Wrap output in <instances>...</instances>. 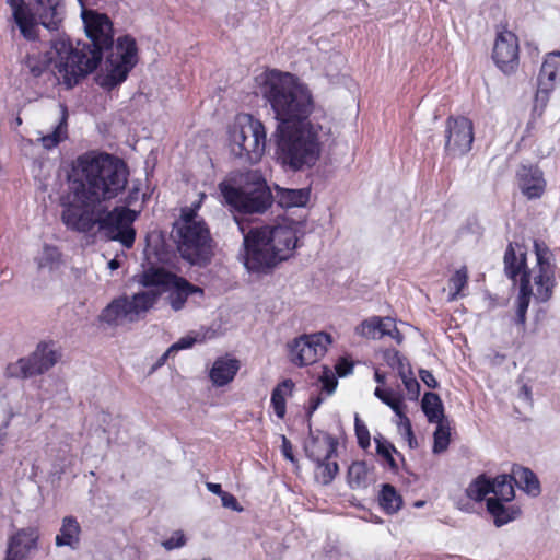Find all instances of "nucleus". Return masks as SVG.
<instances>
[{
	"label": "nucleus",
	"mask_w": 560,
	"mask_h": 560,
	"mask_svg": "<svg viewBox=\"0 0 560 560\" xmlns=\"http://www.w3.org/2000/svg\"><path fill=\"white\" fill-rule=\"evenodd\" d=\"M124 160L89 151L77 156L67 174L68 191L60 197L61 221L68 230L89 233L98 222L96 206L116 198L128 183Z\"/></svg>",
	"instance_id": "obj_1"
},
{
	"label": "nucleus",
	"mask_w": 560,
	"mask_h": 560,
	"mask_svg": "<svg viewBox=\"0 0 560 560\" xmlns=\"http://www.w3.org/2000/svg\"><path fill=\"white\" fill-rule=\"evenodd\" d=\"M81 16L90 44L78 42L73 46L68 36L51 40V48L57 55L56 74L59 83L68 90L96 70L104 51L114 47V27L106 14L83 9Z\"/></svg>",
	"instance_id": "obj_2"
},
{
	"label": "nucleus",
	"mask_w": 560,
	"mask_h": 560,
	"mask_svg": "<svg viewBox=\"0 0 560 560\" xmlns=\"http://www.w3.org/2000/svg\"><path fill=\"white\" fill-rule=\"evenodd\" d=\"M258 94L270 105L278 125L308 124L314 110L310 89L300 79L278 69H268L255 78Z\"/></svg>",
	"instance_id": "obj_3"
},
{
	"label": "nucleus",
	"mask_w": 560,
	"mask_h": 560,
	"mask_svg": "<svg viewBox=\"0 0 560 560\" xmlns=\"http://www.w3.org/2000/svg\"><path fill=\"white\" fill-rule=\"evenodd\" d=\"M296 246V230L290 225L253 228L244 235L245 267L266 273L291 257Z\"/></svg>",
	"instance_id": "obj_4"
},
{
	"label": "nucleus",
	"mask_w": 560,
	"mask_h": 560,
	"mask_svg": "<svg viewBox=\"0 0 560 560\" xmlns=\"http://www.w3.org/2000/svg\"><path fill=\"white\" fill-rule=\"evenodd\" d=\"M275 137L276 159L290 171L296 172L312 166L319 158L318 133L312 122L278 125Z\"/></svg>",
	"instance_id": "obj_5"
},
{
	"label": "nucleus",
	"mask_w": 560,
	"mask_h": 560,
	"mask_svg": "<svg viewBox=\"0 0 560 560\" xmlns=\"http://www.w3.org/2000/svg\"><path fill=\"white\" fill-rule=\"evenodd\" d=\"M173 238L180 257L192 266L205 267L213 257L210 229L196 209L185 207L173 225Z\"/></svg>",
	"instance_id": "obj_6"
},
{
	"label": "nucleus",
	"mask_w": 560,
	"mask_h": 560,
	"mask_svg": "<svg viewBox=\"0 0 560 560\" xmlns=\"http://www.w3.org/2000/svg\"><path fill=\"white\" fill-rule=\"evenodd\" d=\"M219 190L225 203L242 214H262L273 203L271 189L257 170L242 173L237 183H220Z\"/></svg>",
	"instance_id": "obj_7"
},
{
	"label": "nucleus",
	"mask_w": 560,
	"mask_h": 560,
	"mask_svg": "<svg viewBox=\"0 0 560 560\" xmlns=\"http://www.w3.org/2000/svg\"><path fill=\"white\" fill-rule=\"evenodd\" d=\"M267 131L265 125L252 114L238 116L229 130V151L240 164L254 165L266 152Z\"/></svg>",
	"instance_id": "obj_8"
},
{
	"label": "nucleus",
	"mask_w": 560,
	"mask_h": 560,
	"mask_svg": "<svg viewBox=\"0 0 560 560\" xmlns=\"http://www.w3.org/2000/svg\"><path fill=\"white\" fill-rule=\"evenodd\" d=\"M7 3L12 9L22 36L27 40L38 38L37 24L49 31H58L63 20L60 0H32L30 4L25 0H7Z\"/></svg>",
	"instance_id": "obj_9"
},
{
	"label": "nucleus",
	"mask_w": 560,
	"mask_h": 560,
	"mask_svg": "<svg viewBox=\"0 0 560 560\" xmlns=\"http://www.w3.org/2000/svg\"><path fill=\"white\" fill-rule=\"evenodd\" d=\"M138 61L136 39L131 35L119 36L115 50L106 58L105 73L98 75L97 83L104 90L112 91L127 80Z\"/></svg>",
	"instance_id": "obj_10"
},
{
	"label": "nucleus",
	"mask_w": 560,
	"mask_h": 560,
	"mask_svg": "<svg viewBox=\"0 0 560 560\" xmlns=\"http://www.w3.org/2000/svg\"><path fill=\"white\" fill-rule=\"evenodd\" d=\"M160 292L141 291L131 298L114 299L101 313L100 320L108 325H119L122 320L135 322L140 314L148 312L156 302Z\"/></svg>",
	"instance_id": "obj_11"
},
{
	"label": "nucleus",
	"mask_w": 560,
	"mask_h": 560,
	"mask_svg": "<svg viewBox=\"0 0 560 560\" xmlns=\"http://www.w3.org/2000/svg\"><path fill=\"white\" fill-rule=\"evenodd\" d=\"M52 342H39L28 358H21L16 362L8 364L5 376L28 378L47 372L61 357L59 351L50 348Z\"/></svg>",
	"instance_id": "obj_12"
},
{
	"label": "nucleus",
	"mask_w": 560,
	"mask_h": 560,
	"mask_svg": "<svg viewBox=\"0 0 560 560\" xmlns=\"http://www.w3.org/2000/svg\"><path fill=\"white\" fill-rule=\"evenodd\" d=\"M137 213L127 207H115L104 215H100L97 226L109 240L118 241L126 248H131L136 240L132 224Z\"/></svg>",
	"instance_id": "obj_13"
},
{
	"label": "nucleus",
	"mask_w": 560,
	"mask_h": 560,
	"mask_svg": "<svg viewBox=\"0 0 560 560\" xmlns=\"http://www.w3.org/2000/svg\"><path fill=\"white\" fill-rule=\"evenodd\" d=\"M491 58L497 68L506 75L514 74L520 67V43L508 24L497 26Z\"/></svg>",
	"instance_id": "obj_14"
},
{
	"label": "nucleus",
	"mask_w": 560,
	"mask_h": 560,
	"mask_svg": "<svg viewBox=\"0 0 560 560\" xmlns=\"http://www.w3.org/2000/svg\"><path fill=\"white\" fill-rule=\"evenodd\" d=\"M330 343L327 332L302 335L288 345L290 361L296 366L311 365L325 355Z\"/></svg>",
	"instance_id": "obj_15"
},
{
	"label": "nucleus",
	"mask_w": 560,
	"mask_h": 560,
	"mask_svg": "<svg viewBox=\"0 0 560 560\" xmlns=\"http://www.w3.org/2000/svg\"><path fill=\"white\" fill-rule=\"evenodd\" d=\"M475 139L474 122L468 117L448 116L445 120V145L447 155L463 156L472 149Z\"/></svg>",
	"instance_id": "obj_16"
},
{
	"label": "nucleus",
	"mask_w": 560,
	"mask_h": 560,
	"mask_svg": "<svg viewBox=\"0 0 560 560\" xmlns=\"http://www.w3.org/2000/svg\"><path fill=\"white\" fill-rule=\"evenodd\" d=\"M534 252L538 268L537 275L534 278L536 298L540 302H547L552 296L553 288L556 285V266L551 262L553 255L548 245L540 240L534 241Z\"/></svg>",
	"instance_id": "obj_17"
},
{
	"label": "nucleus",
	"mask_w": 560,
	"mask_h": 560,
	"mask_svg": "<svg viewBox=\"0 0 560 560\" xmlns=\"http://www.w3.org/2000/svg\"><path fill=\"white\" fill-rule=\"evenodd\" d=\"M515 178L522 195L528 200L540 199L546 192L547 182L537 164H521Z\"/></svg>",
	"instance_id": "obj_18"
},
{
	"label": "nucleus",
	"mask_w": 560,
	"mask_h": 560,
	"mask_svg": "<svg viewBox=\"0 0 560 560\" xmlns=\"http://www.w3.org/2000/svg\"><path fill=\"white\" fill-rule=\"evenodd\" d=\"M39 530L37 527L18 529L9 537L4 560H25L38 547Z\"/></svg>",
	"instance_id": "obj_19"
},
{
	"label": "nucleus",
	"mask_w": 560,
	"mask_h": 560,
	"mask_svg": "<svg viewBox=\"0 0 560 560\" xmlns=\"http://www.w3.org/2000/svg\"><path fill=\"white\" fill-rule=\"evenodd\" d=\"M526 248L517 242H510L506 246L503 262L504 272L513 282L520 280L522 283L525 276L530 281V271L527 267Z\"/></svg>",
	"instance_id": "obj_20"
},
{
	"label": "nucleus",
	"mask_w": 560,
	"mask_h": 560,
	"mask_svg": "<svg viewBox=\"0 0 560 560\" xmlns=\"http://www.w3.org/2000/svg\"><path fill=\"white\" fill-rule=\"evenodd\" d=\"M560 71V51H553L545 58L538 75L536 100H548L549 93L555 89L556 78Z\"/></svg>",
	"instance_id": "obj_21"
},
{
	"label": "nucleus",
	"mask_w": 560,
	"mask_h": 560,
	"mask_svg": "<svg viewBox=\"0 0 560 560\" xmlns=\"http://www.w3.org/2000/svg\"><path fill=\"white\" fill-rule=\"evenodd\" d=\"M338 441L328 433L312 436L305 444L306 456L314 463H323L337 455Z\"/></svg>",
	"instance_id": "obj_22"
},
{
	"label": "nucleus",
	"mask_w": 560,
	"mask_h": 560,
	"mask_svg": "<svg viewBox=\"0 0 560 560\" xmlns=\"http://www.w3.org/2000/svg\"><path fill=\"white\" fill-rule=\"evenodd\" d=\"M164 291L170 292L168 300L174 311H180L190 295L196 293L203 294L202 288L190 283L184 277L177 275H175V278L170 282V287Z\"/></svg>",
	"instance_id": "obj_23"
},
{
	"label": "nucleus",
	"mask_w": 560,
	"mask_h": 560,
	"mask_svg": "<svg viewBox=\"0 0 560 560\" xmlns=\"http://www.w3.org/2000/svg\"><path fill=\"white\" fill-rule=\"evenodd\" d=\"M241 369V362L236 358L229 355L219 357L213 362L209 372V378L217 387L230 384Z\"/></svg>",
	"instance_id": "obj_24"
},
{
	"label": "nucleus",
	"mask_w": 560,
	"mask_h": 560,
	"mask_svg": "<svg viewBox=\"0 0 560 560\" xmlns=\"http://www.w3.org/2000/svg\"><path fill=\"white\" fill-rule=\"evenodd\" d=\"M51 50L54 49L51 48ZM52 52L56 54L55 51ZM56 60L57 55L52 57L50 52L32 50L31 52L26 54L24 60L22 61V70L33 79H38L45 72H47L52 61L56 65Z\"/></svg>",
	"instance_id": "obj_25"
},
{
	"label": "nucleus",
	"mask_w": 560,
	"mask_h": 560,
	"mask_svg": "<svg viewBox=\"0 0 560 560\" xmlns=\"http://www.w3.org/2000/svg\"><path fill=\"white\" fill-rule=\"evenodd\" d=\"M505 501L488 498L486 501L487 512L493 517L494 525L501 527L521 515V509L516 505H504Z\"/></svg>",
	"instance_id": "obj_26"
},
{
	"label": "nucleus",
	"mask_w": 560,
	"mask_h": 560,
	"mask_svg": "<svg viewBox=\"0 0 560 560\" xmlns=\"http://www.w3.org/2000/svg\"><path fill=\"white\" fill-rule=\"evenodd\" d=\"M174 272L163 267L150 266L137 276V282L144 288H162L163 291L170 287V282L175 278Z\"/></svg>",
	"instance_id": "obj_27"
},
{
	"label": "nucleus",
	"mask_w": 560,
	"mask_h": 560,
	"mask_svg": "<svg viewBox=\"0 0 560 560\" xmlns=\"http://www.w3.org/2000/svg\"><path fill=\"white\" fill-rule=\"evenodd\" d=\"M81 526L78 520L72 516H65L59 534L56 536V545L58 547L68 546L75 549L80 544Z\"/></svg>",
	"instance_id": "obj_28"
},
{
	"label": "nucleus",
	"mask_w": 560,
	"mask_h": 560,
	"mask_svg": "<svg viewBox=\"0 0 560 560\" xmlns=\"http://www.w3.org/2000/svg\"><path fill=\"white\" fill-rule=\"evenodd\" d=\"M295 384L291 378H285L277 384L271 392L270 406L279 419L287 415V398L293 395Z\"/></svg>",
	"instance_id": "obj_29"
},
{
	"label": "nucleus",
	"mask_w": 560,
	"mask_h": 560,
	"mask_svg": "<svg viewBox=\"0 0 560 560\" xmlns=\"http://www.w3.org/2000/svg\"><path fill=\"white\" fill-rule=\"evenodd\" d=\"M512 474L513 477H515V485H517L521 490L533 497H537L540 493V482L533 470L521 465H514Z\"/></svg>",
	"instance_id": "obj_30"
},
{
	"label": "nucleus",
	"mask_w": 560,
	"mask_h": 560,
	"mask_svg": "<svg viewBox=\"0 0 560 560\" xmlns=\"http://www.w3.org/2000/svg\"><path fill=\"white\" fill-rule=\"evenodd\" d=\"M66 139H68V109L62 106L61 117L52 132L42 136L38 141L44 149L52 150Z\"/></svg>",
	"instance_id": "obj_31"
},
{
	"label": "nucleus",
	"mask_w": 560,
	"mask_h": 560,
	"mask_svg": "<svg viewBox=\"0 0 560 560\" xmlns=\"http://www.w3.org/2000/svg\"><path fill=\"white\" fill-rule=\"evenodd\" d=\"M493 499L511 502L515 498V477L513 474H502L491 478Z\"/></svg>",
	"instance_id": "obj_32"
},
{
	"label": "nucleus",
	"mask_w": 560,
	"mask_h": 560,
	"mask_svg": "<svg viewBox=\"0 0 560 560\" xmlns=\"http://www.w3.org/2000/svg\"><path fill=\"white\" fill-rule=\"evenodd\" d=\"M378 503L385 513L394 514L401 509L404 501L394 486L384 483L378 494Z\"/></svg>",
	"instance_id": "obj_33"
},
{
	"label": "nucleus",
	"mask_w": 560,
	"mask_h": 560,
	"mask_svg": "<svg viewBox=\"0 0 560 560\" xmlns=\"http://www.w3.org/2000/svg\"><path fill=\"white\" fill-rule=\"evenodd\" d=\"M492 491L493 483H491V478L483 472L478 475L468 485L466 488V495L475 502H481L489 493H492Z\"/></svg>",
	"instance_id": "obj_34"
},
{
	"label": "nucleus",
	"mask_w": 560,
	"mask_h": 560,
	"mask_svg": "<svg viewBox=\"0 0 560 560\" xmlns=\"http://www.w3.org/2000/svg\"><path fill=\"white\" fill-rule=\"evenodd\" d=\"M422 411L429 422H441L444 418V408L440 396L428 392L423 395L421 402Z\"/></svg>",
	"instance_id": "obj_35"
},
{
	"label": "nucleus",
	"mask_w": 560,
	"mask_h": 560,
	"mask_svg": "<svg viewBox=\"0 0 560 560\" xmlns=\"http://www.w3.org/2000/svg\"><path fill=\"white\" fill-rule=\"evenodd\" d=\"M376 444V454L382 457L384 464L387 465L388 469L393 472H398L399 466L396 462L394 454L400 455L393 443L387 441L382 435L374 438Z\"/></svg>",
	"instance_id": "obj_36"
},
{
	"label": "nucleus",
	"mask_w": 560,
	"mask_h": 560,
	"mask_svg": "<svg viewBox=\"0 0 560 560\" xmlns=\"http://www.w3.org/2000/svg\"><path fill=\"white\" fill-rule=\"evenodd\" d=\"M468 270L466 266L457 269L448 279L450 293L447 300L450 302L456 301L465 296L464 290L468 287Z\"/></svg>",
	"instance_id": "obj_37"
},
{
	"label": "nucleus",
	"mask_w": 560,
	"mask_h": 560,
	"mask_svg": "<svg viewBox=\"0 0 560 560\" xmlns=\"http://www.w3.org/2000/svg\"><path fill=\"white\" fill-rule=\"evenodd\" d=\"M278 202L283 208L303 207L308 202L307 189H281L278 194Z\"/></svg>",
	"instance_id": "obj_38"
},
{
	"label": "nucleus",
	"mask_w": 560,
	"mask_h": 560,
	"mask_svg": "<svg viewBox=\"0 0 560 560\" xmlns=\"http://www.w3.org/2000/svg\"><path fill=\"white\" fill-rule=\"evenodd\" d=\"M383 359L388 366L397 371L400 378H405L407 374H412L410 363L398 350H385Z\"/></svg>",
	"instance_id": "obj_39"
},
{
	"label": "nucleus",
	"mask_w": 560,
	"mask_h": 560,
	"mask_svg": "<svg viewBox=\"0 0 560 560\" xmlns=\"http://www.w3.org/2000/svg\"><path fill=\"white\" fill-rule=\"evenodd\" d=\"M532 293L533 291L530 281L527 279V276H525L522 283L520 284V294L517 298L516 323L518 325H525L526 313L528 310Z\"/></svg>",
	"instance_id": "obj_40"
},
{
	"label": "nucleus",
	"mask_w": 560,
	"mask_h": 560,
	"mask_svg": "<svg viewBox=\"0 0 560 560\" xmlns=\"http://www.w3.org/2000/svg\"><path fill=\"white\" fill-rule=\"evenodd\" d=\"M39 269L54 270L61 264V253L57 246L45 244L42 254L36 257Z\"/></svg>",
	"instance_id": "obj_41"
},
{
	"label": "nucleus",
	"mask_w": 560,
	"mask_h": 560,
	"mask_svg": "<svg viewBox=\"0 0 560 560\" xmlns=\"http://www.w3.org/2000/svg\"><path fill=\"white\" fill-rule=\"evenodd\" d=\"M374 395L386 404L396 415H402V410H406V405L400 396L395 395L392 389L376 387Z\"/></svg>",
	"instance_id": "obj_42"
},
{
	"label": "nucleus",
	"mask_w": 560,
	"mask_h": 560,
	"mask_svg": "<svg viewBox=\"0 0 560 560\" xmlns=\"http://www.w3.org/2000/svg\"><path fill=\"white\" fill-rule=\"evenodd\" d=\"M368 469L364 462H354L348 469L349 485L352 489L365 486Z\"/></svg>",
	"instance_id": "obj_43"
},
{
	"label": "nucleus",
	"mask_w": 560,
	"mask_h": 560,
	"mask_svg": "<svg viewBox=\"0 0 560 560\" xmlns=\"http://www.w3.org/2000/svg\"><path fill=\"white\" fill-rule=\"evenodd\" d=\"M438 427L433 434V447L432 451L434 454H440L445 452L448 448L451 442V432L450 428L444 425L441 422H436Z\"/></svg>",
	"instance_id": "obj_44"
},
{
	"label": "nucleus",
	"mask_w": 560,
	"mask_h": 560,
	"mask_svg": "<svg viewBox=\"0 0 560 560\" xmlns=\"http://www.w3.org/2000/svg\"><path fill=\"white\" fill-rule=\"evenodd\" d=\"M381 323L380 316H372L364 319L357 327V334L371 339H381Z\"/></svg>",
	"instance_id": "obj_45"
},
{
	"label": "nucleus",
	"mask_w": 560,
	"mask_h": 560,
	"mask_svg": "<svg viewBox=\"0 0 560 560\" xmlns=\"http://www.w3.org/2000/svg\"><path fill=\"white\" fill-rule=\"evenodd\" d=\"M354 431L359 446L366 450L371 444V435L368 427L358 415L354 418Z\"/></svg>",
	"instance_id": "obj_46"
},
{
	"label": "nucleus",
	"mask_w": 560,
	"mask_h": 560,
	"mask_svg": "<svg viewBox=\"0 0 560 560\" xmlns=\"http://www.w3.org/2000/svg\"><path fill=\"white\" fill-rule=\"evenodd\" d=\"M322 468V479L324 485L330 483L339 471V466L336 462L327 459L323 463H316Z\"/></svg>",
	"instance_id": "obj_47"
},
{
	"label": "nucleus",
	"mask_w": 560,
	"mask_h": 560,
	"mask_svg": "<svg viewBox=\"0 0 560 560\" xmlns=\"http://www.w3.org/2000/svg\"><path fill=\"white\" fill-rule=\"evenodd\" d=\"M401 381L407 390L408 398L411 400H417L420 395V384L413 377V373L407 374L405 378H401Z\"/></svg>",
	"instance_id": "obj_48"
},
{
	"label": "nucleus",
	"mask_w": 560,
	"mask_h": 560,
	"mask_svg": "<svg viewBox=\"0 0 560 560\" xmlns=\"http://www.w3.org/2000/svg\"><path fill=\"white\" fill-rule=\"evenodd\" d=\"M185 544H186V537L182 530L174 532L173 535L168 539L162 541V546L166 550H173L175 548H180Z\"/></svg>",
	"instance_id": "obj_49"
},
{
	"label": "nucleus",
	"mask_w": 560,
	"mask_h": 560,
	"mask_svg": "<svg viewBox=\"0 0 560 560\" xmlns=\"http://www.w3.org/2000/svg\"><path fill=\"white\" fill-rule=\"evenodd\" d=\"M322 387L327 394L335 392L338 381L336 376L330 372L328 368H325L323 375L320 376Z\"/></svg>",
	"instance_id": "obj_50"
},
{
	"label": "nucleus",
	"mask_w": 560,
	"mask_h": 560,
	"mask_svg": "<svg viewBox=\"0 0 560 560\" xmlns=\"http://www.w3.org/2000/svg\"><path fill=\"white\" fill-rule=\"evenodd\" d=\"M196 338L185 336L170 347V351L176 352L184 349H189L196 343Z\"/></svg>",
	"instance_id": "obj_51"
},
{
	"label": "nucleus",
	"mask_w": 560,
	"mask_h": 560,
	"mask_svg": "<svg viewBox=\"0 0 560 560\" xmlns=\"http://www.w3.org/2000/svg\"><path fill=\"white\" fill-rule=\"evenodd\" d=\"M353 364L346 358H340L335 365L336 373L339 377L347 376L352 372Z\"/></svg>",
	"instance_id": "obj_52"
},
{
	"label": "nucleus",
	"mask_w": 560,
	"mask_h": 560,
	"mask_svg": "<svg viewBox=\"0 0 560 560\" xmlns=\"http://www.w3.org/2000/svg\"><path fill=\"white\" fill-rule=\"evenodd\" d=\"M400 419V424L408 438V441H409V444L411 445L412 444V441L415 440V435H413V431H412V427H411V422H410V419L407 417L406 415V410H402V415H397Z\"/></svg>",
	"instance_id": "obj_53"
},
{
	"label": "nucleus",
	"mask_w": 560,
	"mask_h": 560,
	"mask_svg": "<svg viewBox=\"0 0 560 560\" xmlns=\"http://www.w3.org/2000/svg\"><path fill=\"white\" fill-rule=\"evenodd\" d=\"M220 498H221V501H222V505L224 508H229V509H232L234 511H241L242 510V508L238 504L237 499L233 494L224 491L223 494L220 495Z\"/></svg>",
	"instance_id": "obj_54"
},
{
	"label": "nucleus",
	"mask_w": 560,
	"mask_h": 560,
	"mask_svg": "<svg viewBox=\"0 0 560 560\" xmlns=\"http://www.w3.org/2000/svg\"><path fill=\"white\" fill-rule=\"evenodd\" d=\"M419 376L420 378L422 380V382L429 387V388H436L439 386V383L438 381L435 380L434 375L432 374V372L428 371V370H424V369H421L419 371Z\"/></svg>",
	"instance_id": "obj_55"
},
{
	"label": "nucleus",
	"mask_w": 560,
	"mask_h": 560,
	"mask_svg": "<svg viewBox=\"0 0 560 560\" xmlns=\"http://www.w3.org/2000/svg\"><path fill=\"white\" fill-rule=\"evenodd\" d=\"M381 336H388L392 334V329L396 328V322L392 317H381Z\"/></svg>",
	"instance_id": "obj_56"
},
{
	"label": "nucleus",
	"mask_w": 560,
	"mask_h": 560,
	"mask_svg": "<svg viewBox=\"0 0 560 560\" xmlns=\"http://www.w3.org/2000/svg\"><path fill=\"white\" fill-rule=\"evenodd\" d=\"M322 402H323V398L319 395L310 397L308 407H307V411H306V415L308 418L312 417V415L318 409V407L320 406Z\"/></svg>",
	"instance_id": "obj_57"
},
{
	"label": "nucleus",
	"mask_w": 560,
	"mask_h": 560,
	"mask_svg": "<svg viewBox=\"0 0 560 560\" xmlns=\"http://www.w3.org/2000/svg\"><path fill=\"white\" fill-rule=\"evenodd\" d=\"M282 454L290 462H292V463L296 462V459L293 455L292 444L285 436L282 438Z\"/></svg>",
	"instance_id": "obj_58"
},
{
	"label": "nucleus",
	"mask_w": 560,
	"mask_h": 560,
	"mask_svg": "<svg viewBox=\"0 0 560 560\" xmlns=\"http://www.w3.org/2000/svg\"><path fill=\"white\" fill-rule=\"evenodd\" d=\"M206 487L210 492L219 497L224 492L220 483L207 482Z\"/></svg>",
	"instance_id": "obj_59"
},
{
	"label": "nucleus",
	"mask_w": 560,
	"mask_h": 560,
	"mask_svg": "<svg viewBox=\"0 0 560 560\" xmlns=\"http://www.w3.org/2000/svg\"><path fill=\"white\" fill-rule=\"evenodd\" d=\"M388 337L394 339L398 345L401 343L404 340V335L399 331L397 327L392 329V334H389Z\"/></svg>",
	"instance_id": "obj_60"
},
{
	"label": "nucleus",
	"mask_w": 560,
	"mask_h": 560,
	"mask_svg": "<svg viewBox=\"0 0 560 560\" xmlns=\"http://www.w3.org/2000/svg\"><path fill=\"white\" fill-rule=\"evenodd\" d=\"M172 352H173V351H170V348H168V349H167V351H166V352H165V353H164V354H163V355L158 360L156 365H158V366L163 365V364L166 362V360H167L168 355H170Z\"/></svg>",
	"instance_id": "obj_61"
},
{
	"label": "nucleus",
	"mask_w": 560,
	"mask_h": 560,
	"mask_svg": "<svg viewBox=\"0 0 560 560\" xmlns=\"http://www.w3.org/2000/svg\"><path fill=\"white\" fill-rule=\"evenodd\" d=\"M374 378L378 384L385 383V375L380 373L378 371H375Z\"/></svg>",
	"instance_id": "obj_62"
},
{
	"label": "nucleus",
	"mask_w": 560,
	"mask_h": 560,
	"mask_svg": "<svg viewBox=\"0 0 560 560\" xmlns=\"http://www.w3.org/2000/svg\"><path fill=\"white\" fill-rule=\"evenodd\" d=\"M108 267L109 269L112 270H116L120 267V262L117 260V259H112L109 262H108Z\"/></svg>",
	"instance_id": "obj_63"
},
{
	"label": "nucleus",
	"mask_w": 560,
	"mask_h": 560,
	"mask_svg": "<svg viewBox=\"0 0 560 560\" xmlns=\"http://www.w3.org/2000/svg\"><path fill=\"white\" fill-rule=\"evenodd\" d=\"M78 1H79L80 5H81L82 10H83V9H86V8H85V1H84V0H78Z\"/></svg>",
	"instance_id": "obj_64"
}]
</instances>
